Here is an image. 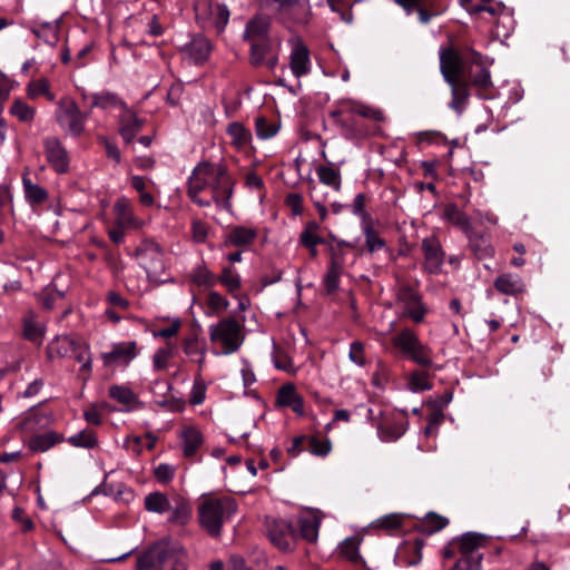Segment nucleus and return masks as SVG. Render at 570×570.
I'll use <instances>...</instances> for the list:
<instances>
[{
    "instance_id": "6e6552de",
    "label": "nucleus",
    "mask_w": 570,
    "mask_h": 570,
    "mask_svg": "<svg viewBox=\"0 0 570 570\" xmlns=\"http://www.w3.org/2000/svg\"><path fill=\"white\" fill-rule=\"evenodd\" d=\"M46 158L57 174H66L69 170V156L61 141L56 138L45 140Z\"/></svg>"
},
{
    "instance_id": "774afa93",
    "label": "nucleus",
    "mask_w": 570,
    "mask_h": 570,
    "mask_svg": "<svg viewBox=\"0 0 570 570\" xmlns=\"http://www.w3.org/2000/svg\"><path fill=\"white\" fill-rule=\"evenodd\" d=\"M309 451L316 455H326L331 450V443L328 441H321L317 438L309 439Z\"/></svg>"
},
{
    "instance_id": "e433bc0d",
    "label": "nucleus",
    "mask_w": 570,
    "mask_h": 570,
    "mask_svg": "<svg viewBox=\"0 0 570 570\" xmlns=\"http://www.w3.org/2000/svg\"><path fill=\"white\" fill-rule=\"evenodd\" d=\"M397 299L405 303L406 308L422 304L421 295L410 285H402L397 291Z\"/></svg>"
},
{
    "instance_id": "2f4dec72",
    "label": "nucleus",
    "mask_w": 570,
    "mask_h": 570,
    "mask_svg": "<svg viewBox=\"0 0 570 570\" xmlns=\"http://www.w3.org/2000/svg\"><path fill=\"white\" fill-rule=\"evenodd\" d=\"M331 252H333V247H331ZM341 269L342 267L335 258V254L332 253L331 265L324 279L325 288L328 295L333 294L338 288Z\"/></svg>"
},
{
    "instance_id": "f03ea898",
    "label": "nucleus",
    "mask_w": 570,
    "mask_h": 570,
    "mask_svg": "<svg viewBox=\"0 0 570 570\" xmlns=\"http://www.w3.org/2000/svg\"><path fill=\"white\" fill-rule=\"evenodd\" d=\"M243 340L242 326L234 317L224 318L210 328V341L220 342L225 354L236 352Z\"/></svg>"
},
{
    "instance_id": "412c9836",
    "label": "nucleus",
    "mask_w": 570,
    "mask_h": 570,
    "mask_svg": "<svg viewBox=\"0 0 570 570\" xmlns=\"http://www.w3.org/2000/svg\"><path fill=\"white\" fill-rule=\"evenodd\" d=\"M449 523V520L435 512H429L424 519H422L416 525L415 530L426 534L431 535L443 528H445Z\"/></svg>"
},
{
    "instance_id": "423d86ee",
    "label": "nucleus",
    "mask_w": 570,
    "mask_h": 570,
    "mask_svg": "<svg viewBox=\"0 0 570 570\" xmlns=\"http://www.w3.org/2000/svg\"><path fill=\"white\" fill-rule=\"evenodd\" d=\"M170 554L169 542L158 541L138 557L136 568L137 570H164V563Z\"/></svg>"
},
{
    "instance_id": "7ed1b4c3",
    "label": "nucleus",
    "mask_w": 570,
    "mask_h": 570,
    "mask_svg": "<svg viewBox=\"0 0 570 570\" xmlns=\"http://www.w3.org/2000/svg\"><path fill=\"white\" fill-rule=\"evenodd\" d=\"M266 533L271 542L281 551L293 550L298 534L292 522L272 517L265 518Z\"/></svg>"
},
{
    "instance_id": "a211bd4d",
    "label": "nucleus",
    "mask_w": 570,
    "mask_h": 570,
    "mask_svg": "<svg viewBox=\"0 0 570 570\" xmlns=\"http://www.w3.org/2000/svg\"><path fill=\"white\" fill-rule=\"evenodd\" d=\"M308 62H309V50L305 45L299 43L298 46H296L293 49V51L291 53L289 67H291L292 72L297 78L306 75L309 71Z\"/></svg>"
},
{
    "instance_id": "a19ab883",
    "label": "nucleus",
    "mask_w": 570,
    "mask_h": 570,
    "mask_svg": "<svg viewBox=\"0 0 570 570\" xmlns=\"http://www.w3.org/2000/svg\"><path fill=\"white\" fill-rule=\"evenodd\" d=\"M114 210L117 214V225L125 226L131 220L130 203L127 198H119L114 206Z\"/></svg>"
},
{
    "instance_id": "864d4df0",
    "label": "nucleus",
    "mask_w": 570,
    "mask_h": 570,
    "mask_svg": "<svg viewBox=\"0 0 570 570\" xmlns=\"http://www.w3.org/2000/svg\"><path fill=\"white\" fill-rule=\"evenodd\" d=\"M71 358H73L78 363H82L81 370H90L91 360L89 356L88 347L77 342L75 345V352L70 354Z\"/></svg>"
},
{
    "instance_id": "f3484780",
    "label": "nucleus",
    "mask_w": 570,
    "mask_h": 570,
    "mask_svg": "<svg viewBox=\"0 0 570 570\" xmlns=\"http://www.w3.org/2000/svg\"><path fill=\"white\" fill-rule=\"evenodd\" d=\"M168 512H170L168 521L176 525H185L191 518V507L189 502L180 495L173 498L171 508Z\"/></svg>"
},
{
    "instance_id": "aec40b11",
    "label": "nucleus",
    "mask_w": 570,
    "mask_h": 570,
    "mask_svg": "<svg viewBox=\"0 0 570 570\" xmlns=\"http://www.w3.org/2000/svg\"><path fill=\"white\" fill-rule=\"evenodd\" d=\"M468 236L470 240V248L479 261L487 259L492 256L493 248L488 236L475 232H471Z\"/></svg>"
},
{
    "instance_id": "393cba45",
    "label": "nucleus",
    "mask_w": 570,
    "mask_h": 570,
    "mask_svg": "<svg viewBox=\"0 0 570 570\" xmlns=\"http://www.w3.org/2000/svg\"><path fill=\"white\" fill-rule=\"evenodd\" d=\"M77 342L70 336H58L47 347V354L50 358L55 355L60 357H69L75 352Z\"/></svg>"
},
{
    "instance_id": "6ab92c4d",
    "label": "nucleus",
    "mask_w": 570,
    "mask_h": 570,
    "mask_svg": "<svg viewBox=\"0 0 570 570\" xmlns=\"http://www.w3.org/2000/svg\"><path fill=\"white\" fill-rule=\"evenodd\" d=\"M63 441V436L53 431L35 434L28 441V446L33 452H46L53 445Z\"/></svg>"
},
{
    "instance_id": "e2e57ef3",
    "label": "nucleus",
    "mask_w": 570,
    "mask_h": 570,
    "mask_svg": "<svg viewBox=\"0 0 570 570\" xmlns=\"http://www.w3.org/2000/svg\"><path fill=\"white\" fill-rule=\"evenodd\" d=\"M379 433L383 441L391 442L397 440L403 434V430L396 426L381 425L379 428Z\"/></svg>"
},
{
    "instance_id": "c03bdc74",
    "label": "nucleus",
    "mask_w": 570,
    "mask_h": 570,
    "mask_svg": "<svg viewBox=\"0 0 570 570\" xmlns=\"http://www.w3.org/2000/svg\"><path fill=\"white\" fill-rule=\"evenodd\" d=\"M191 279L198 286L212 287L216 284L214 274L206 266H198L194 272Z\"/></svg>"
},
{
    "instance_id": "8fccbe9b",
    "label": "nucleus",
    "mask_w": 570,
    "mask_h": 570,
    "mask_svg": "<svg viewBox=\"0 0 570 570\" xmlns=\"http://www.w3.org/2000/svg\"><path fill=\"white\" fill-rule=\"evenodd\" d=\"M155 404L170 412H181L185 407V401L180 397L170 395H163L161 400H156Z\"/></svg>"
},
{
    "instance_id": "a18cd8bd",
    "label": "nucleus",
    "mask_w": 570,
    "mask_h": 570,
    "mask_svg": "<svg viewBox=\"0 0 570 570\" xmlns=\"http://www.w3.org/2000/svg\"><path fill=\"white\" fill-rule=\"evenodd\" d=\"M352 111L356 115H360L361 117L374 120L376 122H382L385 120V116L380 109L372 108L366 105L356 104L352 108Z\"/></svg>"
},
{
    "instance_id": "72a5a7b5",
    "label": "nucleus",
    "mask_w": 570,
    "mask_h": 570,
    "mask_svg": "<svg viewBox=\"0 0 570 570\" xmlns=\"http://www.w3.org/2000/svg\"><path fill=\"white\" fill-rule=\"evenodd\" d=\"M23 187L27 199L32 204H42L48 199V193L39 185L32 184L29 178L23 177Z\"/></svg>"
},
{
    "instance_id": "f257e3e1",
    "label": "nucleus",
    "mask_w": 570,
    "mask_h": 570,
    "mask_svg": "<svg viewBox=\"0 0 570 570\" xmlns=\"http://www.w3.org/2000/svg\"><path fill=\"white\" fill-rule=\"evenodd\" d=\"M237 504L230 498L207 499L198 507L199 523L213 538H218L223 523L236 512Z\"/></svg>"
},
{
    "instance_id": "c9c22d12",
    "label": "nucleus",
    "mask_w": 570,
    "mask_h": 570,
    "mask_svg": "<svg viewBox=\"0 0 570 570\" xmlns=\"http://www.w3.org/2000/svg\"><path fill=\"white\" fill-rule=\"evenodd\" d=\"M68 442L78 448L92 449L97 445L96 433L91 430H83L68 439Z\"/></svg>"
},
{
    "instance_id": "f8f14e48",
    "label": "nucleus",
    "mask_w": 570,
    "mask_h": 570,
    "mask_svg": "<svg viewBox=\"0 0 570 570\" xmlns=\"http://www.w3.org/2000/svg\"><path fill=\"white\" fill-rule=\"evenodd\" d=\"M271 24L269 17L256 14L247 21L243 39L253 42L269 38Z\"/></svg>"
},
{
    "instance_id": "6e6d98bb",
    "label": "nucleus",
    "mask_w": 570,
    "mask_h": 570,
    "mask_svg": "<svg viewBox=\"0 0 570 570\" xmlns=\"http://www.w3.org/2000/svg\"><path fill=\"white\" fill-rule=\"evenodd\" d=\"M451 399H452V394H444L442 396L441 405L438 409H434L432 411V413L428 416L429 424L436 428L442 422V420L444 417L442 407L444 405H446L451 401Z\"/></svg>"
},
{
    "instance_id": "09e8293b",
    "label": "nucleus",
    "mask_w": 570,
    "mask_h": 570,
    "mask_svg": "<svg viewBox=\"0 0 570 570\" xmlns=\"http://www.w3.org/2000/svg\"><path fill=\"white\" fill-rule=\"evenodd\" d=\"M403 515L391 513L376 520V527L386 531L400 529L403 524Z\"/></svg>"
},
{
    "instance_id": "69168bd1",
    "label": "nucleus",
    "mask_w": 570,
    "mask_h": 570,
    "mask_svg": "<svg viewBox=\"0 0 570 570\" xmlns=\"http://www.w3.org/2000/svg\"><path fill=\"white\" fill-rule=\"evenodd\" d=\"M350 360L358 365L365 364L364 345L362 342L355 341L351 344Z\"/></svg>"
},
{
    "instance_id": "4468645a",
    "label": "nucleus",
    "mask_w": 570,
    "mask_h": 570,
    "mask_svg": "<svg viewBox=\"0 0 570 570\" xmlns=\"http://www.w3.org/2000/svg\"><path fill=\"white\" fill-rule=\"evenodd\" d=\"M136 356V343L116 344L111 352L102 355L104 364L111 366L115 364L127 365Z\"/></svg>"
},
{
    "instance_id": "58836bf2",
    "label": "nucleus",
    "mask_w": 570,
    "mask_h": 570,
    "mask_svg": "<svg viewBox=\"0 0 570 570\" xmlns=\"http://www.w3.org/2000/svg\"><path fill=\"white\" fill-rule=\"evenodd\" d=\"M218 282L224 285L229 293H234L239 289L242 285L240 277L234 274L230 266H225L223 268L222 274L218 277Z\"/></svg>"
},
{
    "instance_id": "de8ad7c7",
    "label": "nucleus",
    "mask_w": 570,
    "mask_h": 570,
    "mask_svg": "<svg viewBox=\"0 0 570 570\" xmlns=\"http://www.w3.org/2000/svg\"><path fill=\"white\" fill-rule=\"evenodd\" d=\"M409 387L415 391H424L431 390L433 387L432 383L429 380V375L425 372L416 371L412 373L411 379L409 381Z\"/></svg>"
},
{
    "instance_id": "ddd939ff",
    "label": "nucleus",
    "mask_w": 570,
    "mask_h": 570,
    "mask_svg": "<svg viewBox=\"0 0 570 570\" xmlns=\"http://www.w3.org/2000/svg\"><path fill=\"white\" fill-rule=\"evenodd\" d=\"M424 540L416 538L413 543L404 542L397 550L395 560L403 566L413 567L422 560Z\"/></svg>"
},
{
    "instance_id": "4c0bfd02",
    "label": "nucleus",
    "mask_w": 570,
    "mask_h": 570,
    "mask_svg": "<svg viewBox=\"0 0 570 570\" xmlns=\"http://www.w3.org/2000/svg\"><path fill=\"white\" fill-rule=\"evenodd\" d=\"M320 180L328 186L334 187L336 190L341 188V176L338 170L330 166H320L317 168Z\"/></svg>"
},
{
    "instance_id": "7c9ffc66",
    "label": "nucleus",
    "mask_w": 570,
    "mask_h": 570,
    "mask_svg": "<svg viewBox=\"0 0 570 570\" xmlns=\"http://www.w3.org/2000/svg\"><path fill=\"white\" fill-rule=\"evenodd\" d=\"M360 543V538L350 537L341 543L340 550L341 553L352 563H362L365 567L366 563L358 553Z\"/></svg>"
},
{
    "instance_id": "bb28decb",
    "label": "nucleus",
    "mask_w": 570,
    "mask_h": 570,
    "mask_svg": "<svg viewBox=\"0 0 570 570\" xmlns=\"http://www.w3.org/2000/svg\"><path fill=\"white\" fill-rule=\"evenodd\" d=\"M184 441V456L191 458L203 444V435L195 428H186L181 432Z\"/></svg>"
},
{
    "instance_id": "2eb2a0df",
    "label": "nucleus",
    "mask_w": 570,
    "mask_h": 570,
    "mask_svg": "<svg viewBox=\"0 0 570 570\" xmlns=\"http://www.w3.org/2000/svg\"><path fill=\"white\" fill-rule=\"evenodd\" d=\"M145 125V119L137 117V115L127 110L119 119V134L124 141L129 145L132 142L135 136L141 131Z\"/></svg>"
},
{
    "instance_id": "680f3d73",
    "label": "nucleus",
    "mask_w": 570,
    "mask_h": 570,
    "mask_svg": "<svg viewBox=\"0 0 570 570\" xmlns=\"http://www.w3.org/2000/svg\"><path fill=\"white\" fill-rule=\"evenodd\" d=\"M116 100H117L116 95L110 94V92H106V94H101V95H94L90 108H94V107L107 108L108 106L115 105Z\"/></svg>"
},
{
    "instance_id": "603ef678",
    "label": "nucleus",
    "mask_w": 570,
    "mask_h": 570,
    "mask_svg": "<svg viewBox=\"0 0 570 570\" xmlns=\"http://www.w3.org/2000/svg\"><path fill=\"white\" fill-rule=\"evenodd\" d=\"M471 85L479 90L489 89L492 86L489 69L487 67H482L475 75H471Z\"/></svg>"
},
{
    "instance_id": "39448f33",
    "label": "nucleus",
    "mask_w": 570,
    "mask_h": 570,
    "mask_svg": "<svg viewBox=\"0 0 570 570\" xmlns=\"http://www.w3.org/2000/svg\"><path fill=\"white\" fill-rule=\"evenodd\" d=\"M234 184V179L229 176L225 166H219L214 171V181L210 184L212 200L227 212H232L230 197Z\"/></svg>"
},
{
    "instance_id": "1a4fd4ad",
    "label": "nucleus",
    "mask_w": 570,
    "mask_h": 570,
    "mask_svg": "<svg viewBox=\"0 0 570 570\" xmlns=\"http://www.w3.org/2000/svg\"><path fill=\"white\" fill-rule=\"evenodd\" d=\"M485 537L479 533L468 532L463 534L459 540L461 557L458 560L478 561V570H480L482 554L476 553V550L482 546Z\"/></svg>"
},
{
    "instance_id": "c85d7f7f",
    "label": "nucleus",
    "mask_w": 570,
    "mask_h": 570,
    "mask_svg": "<svg viewBox=\"0 0 570 570\" xmlns=\"http://www.w3.org/2000/svg\"><path fill=\"white\" fill-rule=\"evenodd\" d=\"M449 85L452 87L451 107L453 109H455L458 112H461L462 108L470 95L469 94L470 83L464 79H460V80H456L455 82L449 83Z\"/></svg>"
},
{
    "instance_id": "473e14b6",
    "label": "nucleus",
    "mask_w": 570,
    "mask_h": 570,
    "mask_svg": "<svg viewBox=\"0 0 570 570\" xmlns=\"http://www.w3.org/2000/svg\"><path fill=\"white\" fill-rule=\"evenodd\" d=\"M227 134L232 137V144L243 147L250 141V131L238 121L230 122L227 127Z\"/></svg>"
},
{
    "instance_id": "0e129e2a",
    "label": "nucleus",
    "mask_w": 570,
    "mask_h": 570,
    "mask_svg": "<svg viewBox=\"0 0 570 570\" xmlns=\"http://www.w3.org/2000/svg\"><path fill=\"white\" fill-rule=\"evenodd\" d=\"M174 473L175 469L165 463L159 464L154 471L155 478L161 483L169 482L174 478Z\"/></svg>"
},
{
    "instance_id": "052dcab7",
    "label": "nucleus",
    "mask_w": 570,
    "mask_h": 570,
    "mask_svg": "<svg viewBox=\"0 0 570 570\" xmlns=\"http://www.w3.org/2000/svg\"><path fill=\"white\" fill-rule=\"evenodd\" d=\"M208 307L213 312H219L226 309L228 306L227 299H225L219 293L210 292L207 301Z\"/></svg>"
},
{
    "instance_id": "a878e982",
    "label": "nucleus",
    "mask_w": 570,
    "mask_h": 570,
    "mask_svg": "<svg viewBox=\"0 0 570 570\" xmlns=\"http://www.w3.org/2000/svg\"><path fill=\"white\" fill-rule=\"evenodd\" d=\"M145 509L149 512L165 513L171 508V501L163 492H151L145 498Z\"/></svg>"
},
{
    "instance_id": "4be33fe9",
    "label": "nucleus",
    "mask_w": 570,
    "mask_h": 570,
    "mask_svg": "<svg viewBox=\"0 0 570 570\" xmlns=\"http://www.w3.org/2000/svg\"><path fill=\"white\" fill-rule=\"evenodd\" d=\"M299 535L309 541L315 542L318 535L320 518L312 512H307L299 518Z\"/></svg>"
},
{
    "instance_id": "b1692460",
    "label": "nucleus",
    "mask_w": 570,
    "mask_h": 570,
    "mask_svg": "<svg viewBox=\"0 0 570 570\" xmlns=\"http://www.w3.org/2000/svg\"><path fill=\"white\" fill-rule=\"evenodd\" d=\"M392 343L405 355L414 352V350L421 345L417 335L410 328H404L397 335L393 336Z\"/></svg>"
},
{
    "instance_id": "c756f323",
    "label": "nucleus",
    "mask_w": 570,
    "mask_h": 570,
    "mask_svg": "<svg viewBox=\"0 0 570 570\" xmlns=\"http://www.w3.org/2000/svg\"><path fill=\"white\" fill-rule=\"evenodd\" d=\"M444 215L446 219H449L453 225L461 228L468 235L473 232L471 228V223L466 214L459 210L458 206L454 204H450L445 207Z\"/></svg>"
},
{
    "instance_id": "4d7b16f0",
    "label": "nucleus",
    "mask_w": 570,
    "mask_h": 570,
    "mask_svg": "<svg viewBox=\"0 0 570 570\" xmlns=\"http://www.w3.org/2000/svg\"><path fill=\"white\" fill-rule=\"evenodd\" d=\"M229 11L225 4H217L215 11V27L218 32H223L228 22Z\"/></svg>"
},
{
    "instance_id": "ea45409f",
    "label": "nucleus",
    "mask_w": 570,
    "mask_h": 570,
    "mask_svg": "<svg viewBox=\"0 0 570 570\" xmlns=\"http://www.w3.org/2000/svg\"><path fill=\"white\" fill-rule=\"evenodd\" d=\"M10 112L13 116H17L18 119L22 122H30L35 118V109L20 99H16L10 108Z\"/></svg>"
},
{
    "instance_id": "5fc2aeb1",
    "label": "nucleus",
    "mask_w": 570,
    "mask_h": 570,
    "mask_svg": "<svg viewBox=\"0 0 570 570\" xmlns=\"http://www.w3.org/2000/svg\"><path fill=\"white\" fill-rule=\"evenodd\" d=\"M494 287L502 294L513 295L518 292L517 284L511 279V275L503 274L494 282Z\"/></svg>"
},
{
    "instance_id": "9d476101",
    "label": "nucleus",
    "mask_w": 570,
    "mask_h": 570,
    "mask_svg": "<svg viewBox=\"0 0 570 570\" xmlns=\"http://www.w3.org/2000/svg\"><path fill=\"white\" fill-rule=\"evenodd\" d=\"M422 249L424 252L425 268L429 273L436 274L441 272L444 261V252L440 242L435 237L424 238L422 240Z\"/></svg>"
},
{
    "instance_id": "cd10ccee",
    "label": "nucleus",
    "mask_w": 570,
    "mask_h": 570,
    "mask_svg": "<svg viewBox=\"0 0 570 570\" xmlns=\"http://www.w3.org/2000/svg\"><path fill=\"white\" fill-rule=\"evenodd\" d=\"M256 236L257 233L255 229L247 228L244 226H236L229 233L225 244H230L234 246H246L252 244Z\"/></svg>"
},
{
    "instance_id": "5701e85b",
    "label": "nucleus",
    "mask_w": 570,
    "mask_h": 570,
    "mask_svg": "<svg viewBox=\"0 0 570 570\" xmlns=\"http://www.w3.org/2000/svg\"><path fill=\"white\" fill-rule=\"evenodd\" d=\"M250 43L249 62L254 67L264 65L265 59L272 55L273 47L271 38L264 40H255Z\"/></svg>"
},
{
    "instance_id": "79ce46f5",
    "label": "nucleus",
    "mask_w": 570,
    "mask_h": 570,
    "mask_svg": "<svg viewBox=\"0 0 570 570\" xmlns=\"http://www.w3.org/2000/svg\"><path fill=\"white\" fill-rule=\"evenodd\" d=\"M28 95L32 98L38 95H45L49 101L55 100V95L50 91L49 81L46 78L31 81L28 86Z\"/></svg>"
},
{
    "instance_id": "9b49d317",
    "label": "nucleus",
    "mask_w": 570,
    "mask_h": 570,
    "mask_svg": "<svg viewBox=\"0 0 570 570\" xmlns=\"http://www.w3.org/2000/svg\"><path fill=\"white\" fill-rule=\"evenodd\" d=\"M60 107L63 108V117L68 120V128L75 136L83 132V122L88 117L87 112H81L78 105L73 100L61 99Z\"/></svg>"
},
{
    "instance_id": "bf43d9fd",
    "label": "nucleus",
    "mask_w": 570,
    "mask_h": 570,
    "mask_svg": "<svg viewBox=\"0 0 570 570\" xmlns=\"http://www.w3.org/2000/svg\"><path fill=\"white\" fill-rule=\"evenodd\" d=\"M409 356L422 366H430L432 364L429 350L422 344L414 352H411Z\"/></svg>"
},
{
    "instance_id": "49530a36",
    "label": "nucleus",
    "mask_w": 570,
    "mask_h": 570,
    "mask_svg": "<svg viewBox=\"0 0 570 570\" xmlns=\"http://www.w3.org/2000/svg\"><path fill=\"white\" fill-rule=\"evenodd\" d=\"M320 229V224L315 220L307 222L304 230L299 235V243L304 247H313L315 245V236Z\"/></svg>"
},
{
    "instance_id": "0eeeda50",
    "label": "nucleus",
    "mask_w": 570,
    "mask_h": 570,
    "mask_svg": "<svg viewBox=\"0 0 570 570\" xmlns=\"http://www.w3.org/2000/svg\"><path fill=\"white\" fill-rule=\"evenodd\" d=\"M440 65L441 72L448 83L462 79L463 62L460 53L454 48L449 47L441 51Z\"/></svg>"
},
{
    "instance_id": "f704fd0d",
    "label": "nucleus",
    "mask_w": 570,
    "mask_h": 570,
    "mask_svg": "<svg viewBox=\"0 0 570 570\" xmlns=\"http://www.w3.org/2000/svg\"><path fill=\"white\" fill-rule=\"evenodd\" d=\"M365 246L368 253H374L376 249L385 246V240L380 237L377 232L373 228V222L364 224Z\"/></svg>"
},
{
    "instance_id": "37998d69",
    "label": "nucleus",
    "mask_w": 570,
    "mask_h": 570,
    "mask_svg": "<svg viewBox=\"0 0 570 570\" xmlns=\"http://www.w3.org/2000/svg\"><path fill=\"white\" fill-rule=\"evenodd\" d=\"M120 405L118 411H131L140 409L142 403L137 399V394H110Z\"/></svg>"
},
{
    "instance_id": "20e7f679",
    "label": "nucleus",
    "mask_w": 570,
    "mask_h": 570,
    "mask_svg": "<svg viewBox=\"0 0 570 570\" xmlns=\"http://www.w3.org/2000/svg\"><path fill=\"white\" fill-rule=\"evenodd\" d=\"M214 166L209 161L199 163L193 170V175L188 180L187 195L198 206L208 207L212 204L210 199H204L199 194L208 186L209 179L214 178Z\"/></svg>"
},
{
    "instance_id": "3c124183",
    "label": "nucleus",
    "mask_w": 570,
    "mask_h": 570,
    "mask_svg": "<svg viewBox=\"0 0 570 570\" xmlns=\"http://www.w3.org/2000/svg\"><path fill=\"white\" fill-rule=\"evenodd\" d=\"M255 124L257 136L263 139L273 137L278 130V126L275 122H268L263 116L258 117Z\"/></svg>"
},
{
    "instance_id": "13d9d810",
    "label": "nucleus",
    "mask_w": 570,
    "mask_h": 570,
    "mask_svg": "<svg viewBox=\"0 0 570 570\" xmlns=\"http://www.w3.org/2000/svg\"><path fill=\"white\" fill-rule=\"evenodd\" d=\"M353 212L361 216L363 224L373 222L371 215L365 210V195H356L353 204Z\"/></svg>"
},
{
    "instance_id": "dca6fc26",
    "label": "nucleus",
    "mask_w": 570,
    "mask_h": 570,
    "mask_svg": "<svg viewBox=\"0 0 570 570\" xmlns=\"http://www.w3.org/2000/svg\"><path fill=\"white\" fill-rule=\"evenodd\" d=\"M184 50L196 65H202L208 59L212 45L204 36L198 35Z\"/></svg>"
},
{
    "instance_id": "338daca9",
    "label": "nucleus",
    "mask_w": 570,
    "mask_h": 570,
    "mask_svg": "<svg viewBox=\"0 0 570 570\" xmlns=\"http://www.w3.org/2000/svg\"><path fill=\"white\" fill-rule=\"evenodd\" d=\"M285 204L292 209L293 215L303 213V197L299 194L291 193L286 196Z\"/></svg>"
}]
</instances>
